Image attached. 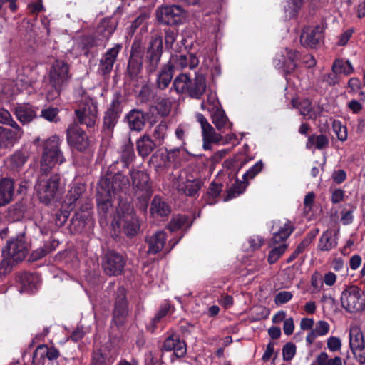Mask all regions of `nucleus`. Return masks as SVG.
Instances as JSON below:
<instances>
[{
	"instance_id": "obj_46",
	"label": "nucleus",
	"mask_w": 365,
	"mask_h": 365,
	"mask_svg": "<svg viewBox=\"0 0 365 365\" xmlns=\"http://www.w3.org/2000/svg\"><path fill=\"white\" fill-rule=\"evenodd\" d=\"M329 144V139L324 135H312L308 138L306 147L308 149H312L313 148L322 150L327 147Z\"/></svg>"
},
{
	"instance_id": "obj_60",
	"label": "nucleus",
	"mask_w": 365,
	"mask_h": 365,
	"mask_svg": "<svg viewBox=\"0 0 365 365\" xmlns=\"http://www.w3.org/2000/svg\"><path fill=\"white\" fill-rule=\"evenodd\" d=\"M287 245L284 243H281L277 247L272 249L268 256V261L270 264L274 263L285 252Z\"/></svg>"
},
{
	"instance_id": "obj_62",
	"label": "nucleus",
	"mask_w": 365,
	"mask_h": 365,
	"mask_svg": "<svg viewBox=\"0 0 365 365\" xmlns=\"http://www.w3.org/2000/svg\"><path fill=\"white\" fill-rule=\"evenodd\" d=\"M155 108L161 115H167L171 109V102L168 99L162 98L156 103Z\"/></svg>"
},
{
	"instance_id": "obj_14",
	"label": "nucleus",
	"mask_w": 365,
	"mask_h": 365,
	"mask_svg": "<svg viewBox=\"0 0 365 365\" xmlns=\"http://www.w3.org/2000/svg\"><path fill=\"white\" fill-rule=\"evenodd\" d=\"M299 53L296 51L284 48L281 53L277 54L273 61L274 67L286 73L292 72L297 66L296 61Z\"/></svg>"
},
{
	"instance_id": "obj_49",
	"label": "nucleus",
	"mask_w": 365,
	"mask_h": 365,
	"mask_svg": "<svg viewBox=\"0 0 365 365\" xmlns=\"http://www.w3.org/2000/svg\"><path fill=\"white\" fill-rule=\"evenodd\" d=\"M318 365H343L342 359L339 356L329 358L325 351L321 352L316 358Z\"/></svg>"
},
{
	"instance_id": "obj_58",
	"label": "nucleus",
	"mask_w": 365,
	"mask_h": 365,
	"mask_svg": "<svg viewBox=\"0 0 365 365\" xmlns=\"http://www.w3.org/2000/svg\"><path fill=\"white\" fill-rule=\"evenodd\" d=\"M149 18V15L147 13L140 14L132 23L129 28V32L133 34L136 29L140 26H143V29H147V20Z\"/></svg>"
},
{
	"instance_id": "obj_41",
	"label": "nucleus",
	"mask_w": 365,
	"mask_h": 365,
	"mask_svg": "<svg viewBox=\"0 0 365 365\" xmlns=\"http://www.w3.org/2000/svg\"><path fill=\"white\" fill-rule=\"evenodd\" d=\"M331 70L335 74H344L347 76L354 71V68L349 60L337 58L334 61Z\"/></svg>"
},
{
	"instance_id": "obj_15",
	"label": "nucleus",
	"mask_w": 365,
	"mask_h": 365,
	"mask_svg": "<svg viewBox=\"0 0 365 365\" xmlns=\"http://www.w3.org/2000/svg\"><path fill=\"white\" fill-rule=\"evenodd\" d=\"M49 76L51 84L57 90L70 78L68 65L62 60L54 61L49 72Z\"/></svg>"
},
{
	"instance_id": "obj_40",
	"label": "nucleus",
	"mask_w": 365,
	"mask_h": 365,
	"mask_svg": "<svg viewBox=\"0 0 365 365\" xmlns=\"http://www.w3.org/2000/svg\"><path fill=\"white\" fill-rule=\"evenodd\" d=\"M209 68L207 59L202 63L200 70L195 73V90L193 91H205L206 81L205 72Z\"/></svg>"
},
{
	"instance_id": "obj_27",
	"label": "nucleus",
	"mask_w": 365,
	"mask_h": 365,
	"mask_svg": "<svg viewBox=\"0 0 365 365\" xmlns=\"http://www.w3.org/2000/svg\"><path fill=\"white\" fill-rule=\"evenodd\" d=\"M273 237L270 242V246L284 241L292 232L293 228L290 222L284 223L275 222L272 226Z\"/></svg>"
},
{
	"instance_id": "obj_23",
	"label": "nucleus",
	"mask_w": 365,
	"mask_h": 365,
	"mask_svg": "<svg viewBox=\"0 0 365 365\" xmlns=\"http://www.w3.org/2000/svg\"><path fill=\"white\" fill-rule=\"evenodd\" d=\"M323 37V28L320 26H307L303 29L300 42L304 47L313 48Z\"/></svg>"
},
{
	"instance_id": "obj_63",
	"label": "nucleus",
	"mask_w": 365,
	"mask_h": 365,
	"mask_svg": "<svg viewBox=\"0 0 365 365\" xmlns=\"http://www.w3.org/2000/svg\"><path fill=\"white\" fill-rule=\"evenodd\" d=\"M0 123L9 125L11 128L20 127L13 120L10 113L4 108H0Z\"/></svg>"
},
{
	"instance_id": "obj_64",
	"label": "nucleus",
	"mask_w": 365,
	"mask_h": 365,
	"mask_svg": "<svg viewBox=\"0 0 365 365\" xmlns=\"http://www.w3.org/2000/svg\"><path fill=\"white\" fill-rule=\"evenodd\" d=\"M354 359L360 364H365V344L356 346L351 349Z\"/></svg>"
},
{
	"instance_id": "obj_44",
	"label": "nucleus",
	"mask_w": 365,
	"mask_h": 365,
	"mask_svg": "<svg viewBox=\"0 0 365 365\" xmlns=\"http://www.w3.org/2000/svg\"><path fill=\"white\" fill-rule=\"evenodd\" d=\"M192 81L187 73L178 75L173 81L175 91H190Z\"/></svg>"
},
{
	"instance_id": "obj_29",
	"label": "nucleus",
	"mask_w": 365,
	"mask_h": 365,
	"mask_svg": "<svg viewBox=\"0 0 365 365\" xmlns=\"http://www.w3.org/2000/svg\"><path fill=\"white\" fill-rule=\"evenodd\" d=\"M17 119L23 124L31 122L36 118V110L29 103H18L14 108Z\"/></svg>"
},
{
	"instance_id": "obj_30",
	"label": "nucleus",
	"mask_w": 365,
	"mask_h": 365,
	"mask_svg": "<svg viewBox=\"0 0 365 365\" xmlns=\"http://www.w3.org/2000/svg\"><path fill=\"white\" fill-rule=\"evenodd\" d=\"M21 283V292L33 293L37 290L41 284V278L38 274L25 273L20 276Z\"/></svg>"
},
{
	"instance_id": "obj_3",
	"label": "nucleus",
	"mask_w": 365,
	"mask_h": 365,
	"mask_svg": "<svg viewBox=\"0 0 365 365\" xmlns=\"http://www.w3.org/2000/svg\"><path fill=\"white\" fill-rule=\"evenodd\" d=\"M112 225L114 228H122L127 235L133 236L137 234L140 225L133 207L130 202L123 201L119 202Z\"/></svg>"
},
{
	"instance_id": "obj_7",
	"label": "nucleus",
	"mask_w": 365,
	"mask_h": 365,
	"mask_svg": "<svg viewBox=\"0 0 365 365\" xmlns=\"http://www.w3.org/2000/svg\"><path fill=\"white\" fill-rule=\"evenodd\" d=\"M341 307L349 312L361 311L365 307L363 292L356 285L346 286L341 294Z\"/></svg>"
},
{
	"instance_id": "obj_5",
	"label": "nucleus",
	"mask_w": 365,
	"mask_h": 365,
	"mask_svg": "<svg viewBox=\"0 0 365 365\" xmlns=\"http://www.w3.org/2000/svg\"><path fill=\"white\" fill-rule=\"evenodd\" d=\"M61 141L57 135H53L44 142V148L41 160V170L46 173L58 164L65 161L60 150Z\"/></svg>"
},
{
	"instance_id": "obj_17",
	"label": "nucleus",
	"mask_w": 365,
	"mask_h": 365,
	"mask_svg": "<svg viewBox=\"0 0 365 365\" xmlns=\"http://www.w3.org/2000/svg\"><path fill=\"white\" fill-rule=\"evenodd\" d=\"M128 314V302L126 299V290L119 287L116 292L115 307L113 310V322L117 326L122 325Z\"/></svg>"
},
{
	"instance_id": "obj_2",
	"label": "nucleus",
	"mask_w": 365,
	"mask_h": 365,
	"mask_svg": "<svg viewBox=\"0 0 365 365\" xmlns=\"http://www.w3.org/2000/svg\"><path fill=\"white\" fill-rule=\"evenodd\" d=\"M9 71L8 73L9 86L3 88L2 91H24L29 90L31 86L32 67L24 63L19 66L16 59L9 61Z\"/></svg>"
},
{
	"instance_id": "obj_33",
	"label": "nucleus",
	"mask_w": 365,
	"mask_h": 365,
	"mask_svg": "<svg viewBox=\"0 0 365 365\" xmlns=\"http://www.w3.org/2000/svg\"><path fill=\"white\" fill-rule=\"evenodd\" d=\"M166 235L164 231L160 230L155 232L147 239L148 252L149 254L158 253L164 247Z\"/></svg>"
},
{
	"instance_id": "obj_31",
	"label": "nucleus",
	"mask_w": 365,
	"mask_h": 365,
	"mask_svg": "<svg viewBox=\"0 0 365 365\" xmlns=\"http://www.w3.org/2000/svg\"><path fill=\"white\" fill-rule=\"evenodd\" d=\"M116 359V355L106 348L93 351L91 365H112Z\"/></svg>"
},
{
	"instance_id": "obj_12",
	"label": "nucleus",
	"mask_w": 365,
	"mask_h": 365,
	"mask_svg": "<svg viewBox=\"0 0 365 365\" xmlns=\"http://www.w3.org/2000/svg\"><path fill=\"white\" fill-rule=\"evenodd\" d=\"M110 182L106 178H101L98 183L97 187V206L100 212L106 215L112 207V200L113 196L109 189Z\"/></svg>"
},
{
	"instance_id": "obj_26",
	"label": "nucleus",
	"mask_w": 365,
	"mask_h": 365,
	"mask_svg": "<svg viewBox=\"0 0 365 365\" xmlns=\"http://www.w3.org/2000/svg\"><path fill=\"white\" fill-rule=\"evenodd\" d=\"M338 231L328 229L321 235L317 245L318 249L322 252H329L338 245Z\"/></svg>"
},
{
	"instance_id": "obj_53",
	"label": "nucleus",
	"mask_w": 365,
	"mask_h": 365,
	"mask_svg": "<svg viewBox=\"0 0 365 365\" xmlns=\"http://www.w3.org/2000/svg\"><path fill=\"white\" fill-rule=\"evenodd\" d=\"M332 129L339 140L344 142L347 140L348 133L347 128L345 125H342L341 122L339 120H334L332 122Z\"/></svg>"
},
{
	"instance_id": "obj_59",
	"label": "nucleus",
	"mask_w": 365,
	"mask_h": 365,
	"mask_svg": "<svg viewBox=\"0 0 365 365\" xmlns=\"http://www.w3.org/2000/svg\"><path fill=\"white\" fill-rule=\"evenodd\" d=\"M264 167L263 162L260 160L255 163L248 170L243 174L242 178L245 181L248 182L249 180L254 178L259 173H260Z\"/></svg>"
},
{
	"instance_id": "obj_6",
	"label": "nucleus",
	"mask_w": 365,
	"mask_h": 365,
	"mask_svg": "<svg viewBox=\"0 0 365 365\" xmlns=\"http://www.w3.org/2000/svg\"><path fill=\"white\" fill-rule=\"evenodd\" d=\"M115 27L112 26H105L103 24L100 25L97 28V34L100 35L98 39H95L91 36H82L75 40L74 49L78 50L80 53L88 54L89 48L93 46H99L102 45V41L107 42L113 33Z\"/></svg>"
},
{
	"instance_id": "obj_28",
	"label": "nucleus",
	"mask_w": 365,
	"mask_h": 365,
	"mask_svg": "<svg viewBox=\"0 0 365 365\" xmlns=\"http://www.w3.org/2000/svg\"><path fill=\"white\" fill-rule=\"evenodd\" d=\"M163 349L166 351H173L178 358L184 356L187 353L185 341H181L178 336L175 335H172L165 340Z\"/></svg>"
},
{
	"instance_id": "obj_43",
	"label": "nucleus",
	"mask_w": 365,
	"mask_h": 365,
	"mask_svg": "<svg viewBox=\"0 0 365 365\" xmlns=\"http://www.w3.org/2000/svg\"><path fill=\"white\" fill-rule=\"evenodd\" d=\"M173 71L165 64L157 78V87L160 90L165 89L170 84L173 78Z\"/></svg>"
},
{
	"instance_id": "obj_54",
	"label": "nucleus",
	"mask_w": 365,
	"mask_h": 365,
	"mask_svg": "<svg viewBox=\"0 0 365 365\" xmlns=\"http://www.w3.org/2000/svg\"><path fill=\"white\" fill-rule=\"evenodd\" d=\"M120 113L118 110H115L113 109L108 108L106 112L104 120H103V125L107 129L113 128L117 123L118 118L119 117Z\"/></svg>"
},
{
	"instance_id": "obj_42",
	"label": "nucleus",
	"mask_w": 365,
	"mask_h": 365,
	"mask_svg": "<svg viewBox=\"0 0 365 365\" xmlns=\"http://www.w3.org/2000/svg\"><path fill=\"white\" fill-rule=\"evenodd\" d=\"M170 212L168 204L160 197H155L151 202L150 213L155 216H166Z\"/></svg>"
},
{
	"instance_id": "obj_61",
	"label": "nucleus",
	"mask_w": 365,
	"mask_h": 365,
	"mask_svg": "<svg viewBox=\"0 0 365 365\" xmlns=\"http://www.w3.org/2000/svg\"><path fill=\"white\" fill-rule=\"evenodd\" d=\"M330 326L328 322L324 320H319L316 324L312 331L319 337L323 336L328 334Z\"/></svg>"
},
{
	"instance_id": "obj_20",
	"label": "nucleus",
	"mask_w": 365,
	"mask_h": 365,
	"mask_svg": "<svg viewBox=\"0 0 365 365\" xmlns=\"http://www.w3.org/2000/svg\"><path fill=\"white\" fill-rule=\"evenodd\" d=\"M8 255L14 262L22 261L28 253V246L24 240V236L17 237L16 240L9 241L3 253Z\"/></svg>"
},
{
	"instance_id": "obj_52",
	"label": "nucleus",
	"mask_w": 365,
	"mask_h": 365,
	"mask_svg": "<svg viewBox=\"0 0 365 365\" xmlns=\"http://www.w3.org/2000/svg\"><path fill=\"white\" fill-rule=\"evenodd\" d=\"M185 226H190L189 218L185 215H177L172 219L168 227L171 232H175Z\"/></svg>"
},
{
	"instance_id": "obj_11",
	"label": "nucleus",
	"mask_w": 365,
	"mask_h": 365,
	"mask_svg": "<svg viewBox=\"0 0 365 365\" xmlns=\"http://www.w3.org/2000/svg\"><path fill=\"white\" fill-rule=\"evenodd\" d=\"M158 21L166 25H176L182 22L184 10L180 6H163L156 11Z\"/></svg>"
},
{
	"instance_id": "obj_16",
	"label": "nucleus",
	"mask_w": 365,
	"mask_h": 365,
	"mask_svg": "<svg viewBox=\"0 0 365 365\" xmlns=\"http://www.w3.org/2000/svg\"><path fill=\"white\" fill-rule=\"evenodd\" d=\"M130 175L135 192H140V196L148 201L152 194L149 175L144 171L136 170H131Z\"/></svg>"
},
{
	"instance_id": "obj_45",
	"label": "nucleus",
	"mask_w": 365,
	"mask_h": 365,
	"mask_svg": "<svg viewBox=\"0 0 365 365\" xmlns=\"http://www.w3.org/2000/svg\"><path fill=\"white\" fill-rule=\"evenodd\" d=\"M248 184V182L240 181L236 179L231 187L228 189L227 196L225 197L224 201H228L231 199L238 197L240 194L243 193Z\"/></svg>"
},
{
	"instance_id": "obj_36",
	"label": "nucleus",
	"mask_w": 365,
	"mask_h": 365,
	"mask_svg": "<svg viewBox=\"0 0 365 365\" xmlns=\"http://www.w3.org/2000/svg\"><path fill=\"white\" fill-rule=\"evenodd\" d=\"M106 178V177H105ZM110 182L109 189L112 196L115 197L120 191H123L128 187L129 181L126 176L120 173L115 174L112 180L107 178Z\"/></svg>"
},
{
	"instance_id": "obj_55",
	"label": "nucleus",
	"mask_w": 365,
	"mask_h": 365,
	"mask_svg": "<svg viewBox=\"0 0 365 365\" xmlns=\"http://www.w3.org/2000/svg\"><path fill=\"white\" fill-rule=\"evenodd\" d=\"M126 101L127 98L125 93H115L109 108L118 110L120 113Z\"/></svg>"
},
{
	"instance_id": "obj_38",
	"label": "nucleus",
	"mask_w": 365,
	"mask_h": 365,
	"mask_svg": "<svg viewBox=\"0 0 365 365\" xmlns=\"http://www.w3.org/2000/svg\"><path fill=\"white\" fill-rule=\"evenodd\" d=\"M365 344L363 332L359 327L351 326L349 330V345L350 349Z\"/></svg>"
},
{
	"instance_id": "obj_21",
	"label": "nucleus",
	"mask_w": 365,
	"mask_h": 365,
	"mask_svg": "<svg viewBox=\"0 0 365 365\" xmlns=\"http://www.w3.org/2000/svg\"><path fill=\"white\" fill-rule=\"evenodd\" d=\"M125 265L123 257L113 252H108L105 257L103 267L108 275L120 274Z\"/></svg>"
},
{
	"instance_id": "obj_37",
	"label": "nucleus",
	"mask_w": 365,
	"mask_h": 365,
	"mask_svg": "<svg viewBox=\"0 0 365 365\" xmlns=\"http://www.w3.org/2000/svg\"><path fill=\"white\" fill-rule=\"evenodd\" d=\"M129 127L133 130H141L145 123V114L138 110H132L127 115Z\"/></svg>"
},
{
	"instance_id": "obj_56",
	"label": "nucleus",
	"mask_w": 365,
	"mask_h": 365,
	"mask_svg": "<svg viewBox=\"0 0 365 365\" xmlns=\"http://www.w3.org/2000/svg\"><path fill=\"white\" fill-rule=\"evenodd\" d=\"M170 309V306L168 304L161 307L155 317L152 319L150 324L148 326V329L150 331H153L156 327L157 323L168 314Z\"/></svg>"
},
{
	"instance_id": "obj_47",
	"label": "nucleus",
	"mask_w": 365,
	"mask_h": 365,
	"mask_svg": "<svg viewBox=\"0 0 365 365\" xmlns=\"http://www.w3.org/2000/svg\"><path fill=\"white\" fill-rule=\"evenodd\" d=\"M86 190V185L83 183H74L67 196V200L68 203L71 205L73 203H74L84 192Z\"/></svg>"
},
{
	"instance_id": "obj_51",
	"label": "nucleus",
	"mask_w": 365,
	"mask_h": 365,
	"mask_svg": "<svg viewBox=\"0 0 365 365\" xmlns=\"http://www.w3.org/2000/svg\"><path fill=\"white\" fill-rule=\"evenodd\" d=\"M144 55V43L141 38H135L130 51V58L143 60Z\"/></svg>"
},
{
	"instance_id": "obj_8",
	"label": "nucleus",
	"mask_w": 365,
	"mask_h": 365,
	"mask_svg": "<svg viewBox=\"0 0 365 365\" xmlns=\"http://www.w3.org/2000/svg\"><path fill=\"white\" fill-rule=\"evenodd\" d=\"M81 101L80 108L75 111L76 116L80 123L85 124L88 128H92L98 119L96 102L90 98L87 93H81Z\"/></svg>"
},
{
	"instance_id": "obj_9",
	"label": "nucleus",
	"mask_w": 365,
	"mask_h": 365,
	"mask_svg": "<svg viewBox=\"0 0 365 365\" xmlns=\"http://www.w3.org/2000/svg\"><path fill=\"white\" fill-rule=\"evenodd\" d=\"M163 53V38L155 34L151 37L147 48L145 68L148 73H153L158 68Z\"/></svg>"
},
{
	"instance_id": "obj_34",
	"label": "nucleus",
	"mask_w": 365,
	"mask_h": 365,
	"mask_svg": "<svg viewBox=\"0 0 365 365\" xmlns=\"http://www.w3.org/2000/svg\"><path fill=\"white\" fill-rule=\"evenodd\" d=\"M190 96L193 98H200L204 93H189ZM206 100L203 101L201 103V108L207 110L210 113L220 108V103L217 93H205Z\"/></svg>"
},
{
	"instance_id": "obj_1",
	"label": "nucleus",
	"mask_w": 365,
	"mask_h": 365,
	"mask_svg": "<svg viewBox=\"0 0 365 365\" xmlns=\"http://www.w3.org/2000/svg\"><path fill=\"white\" fill-rule=\"evenodd\" d=\"M40 201L46 205L61 199L66 190V183L58 174L41 177L35 186Z\"/></svg>"
},
{
	"instance_id": "obj_22",
	"label": "nucleus",
	"mask_w": 365,
	"mask_h": 365,
	"mask_svg": "<svg viewBox=\"0 0 365 365\" xmlns=\"http://www.w3.org/2000/svg\"><path fill=\"white\" fill-rule=\"evenodd\" d=\"M122 48L123 46L120 43H117L113 47L108 49L102 56L98 69L103 75L109 74L112 71L114 63Z\"/></svg>"
},
{
	"instance_id": "obj_32",
	"label": "nucleus",
	"mask_w": 365,
	"mask_h": 365,
	"mask_svg": "<svg viewBox=\"0 0 365 365\" xmlns=\"http://www.w3.org/2000/svg\"><path fill=\"white\" fill-rule=\"evenodd\" d=\"M212 122L218 131L225 130H231L232 128V123L230 121L225 112L222 108H218L210 112Z\"/></svg>"
},
{
	"instance_id": "obj_39",
	"label": "nucleus",
	"mask_w": 365,
	"mask_h": 365,
	"mask_svg": "<svg viewBox=\"0 0 365 365\" xmlns=\"http://www.w3.org/2000/svg\"><path fill=\"white\" fill-rule=\"evenodd\" d=\"M156 145L157 144L146 135L143 136L137 141V150L142 157L149 155Z\"/></svg>"
},
{
	"instance_id": "obj_18",
	"label": "nucleus",
	"mask_w": 365,
	"mask_h": 365,
	"mask_svg": "<svg viewBox=\"0 0 365 365\" xmlns=\"http://www.w3.org/2000/svg\"><path fill=\"white\" fill-rule=\"evenodd\" d=\"M67 141L71 147L79 151L86 150L89 145L87 135L77 125H71L68 128Z\"/></svg>"
},
{
	"instance_id": "obj_57",
	"label": "nucleus",
	"mask_w": 365,
	"mask_h": 365,
	"mask_svg": "<svg viewBox=\"0 0 365 365\" xmlns=\"http://www.w3.org/2000/svg\"><path fill=\"white\" fill-rule=\"evenodd\" d=\"M292 104L294 108H298L300 111V114L303 115H308L311 110V103L308 99L299 101L297 98H293Z\"/></svg>"
},
{
	"instance_id": "obj_50",
	"label": "nucleus",
	"mask_w": 365,
	"mask_h": 365,
	"mask_svg": "<svg viewBox=\"0 0 365 365\" xmlns=\"http://www.w3.org/2000/svg\"><path fill=\"white\" fill-rule=\"evenodd\" d=\"M222 189V185L220 183L212 182L210 184L208 191L205 196V200L209 205L215 203V198H217Z\"/></svg>"
},
{
	"instance_id": "obj_25",
	"label": "nucleus",
	"mask_w": 365,
	"mask_h": 365,
	"mask_svg": "<svg viewBox=\"0 0 365 365\" xmlns=\"http://www.w3.org/2000/svg\"><path fill=\"white\" fill-rule=\"evenodd\" d=\"M58 356L59 352L56 349L46 345H40L34 353L33 362L36 365H45L47 361L56 359Z\"/></svg>"
},
{
	"instance_id": "obj_48",
	"label": "nucleus",
	"mask_w": 365,
	"mask_h": 365,
	"mask_svg": "<svg viewBox=\"0 0 365 365\" xmlns=\"http://www.w3.org/2000/svg\"><path fill=\"white\" fill-rule=\"evenodd\" d=\"M302 0H287L284 3V9L285 17L287 19H292L296 16L298 11L302 6Z\"/></svg>"
},
{
	"instance_id": "obj_19",
	"label": "nucleus",
	"mask_w": 365,
	"mask_h": 365,
	"mask_svg": "<svg viewBox=\"0 0 365 365\" xmlns=\"http://www.w3.org/2000/svg\"><path fill=\"white\" fill-rule=\"evenodd\" d=\"M143 68V60L129 58L127 67V76L131 84L135 88H140L138 91H147L145 80L140 75Z\"/></svg>"
},
{
	"instance_id": "obj_13",
	"label": "nucleus",
	"mask_w": 365,
	"mask_h": 365,
	"mask_svg": "<svg viewBox=\"0 0 365 365\" xmlns=\"http://www.w3.org/2000/svg\"><path fill=\"white\" fill-rule=\"evenodd\" d=\"M199 63V58L193 53H176L171 55L167 65L173 71H182L186 68L193 70L198 66Z\"/></svg>"
},
{
	"instance_id": "obj_35",
	"label": "nucleus",
	"mask_w": 365,
	"mask_h": 365,
	"mask_svg": "<svg viewBox=\"0 0 365 365\" xmlns=\"http://www.w3.org/2000/svg\"><path fill=\"white\" fill-rule=\"evenodd\" d=\"M14 192V181L9 178L0 181V206L8 204L12 199Z\"/></svg>"
},
{
	"instance_id": "obj_10",
	"label": "nucleus",
	"mask_w": 365,
	"mask_h": 365,
	"mask_svg": "<svg viewBox=\"0 0 365 365\" xmlns=\"http://www.w3.org/2000/svg\"><path fill=\"white\" fill-rule=\"evenodd\" d=\"M196 118L202 129V148L205 150H211L212 143L220 144L222 135L216 132L202 114L197 113Z\"/></svg>"
},
{
	"instance_id": "obj_24",
	"label": "nucleus",
	"mask_w": 365,
	"mask_h": 365,
	"mask_svg": "<svg viewBox=\"0 0 365 365\" xmlns=\"http://www.w3.org/2000/svg\"><path fill=\"white\" fill-rule=\"evenodd\" d=\"M21 127L8 129L0 126V149L13 146L23 135Z\"/></svg>"
},
{
	"instance_id": "obj_4",
	"label": "nucleus",
	"mask_w": 365,
	"mask_h": 365,
	"mask_svg": "<svg viewBox=\"0 0 365 365\" xmlns=\"http://www.w3.org/2000/svg\"><path fill=\"white\" fill-rule=\"evenodd\" d=\"M203 185L199 173L191 168L180 171L174 180L173 186L177 190L188 197H195Z\"/></svg>"
}]
</instances>
